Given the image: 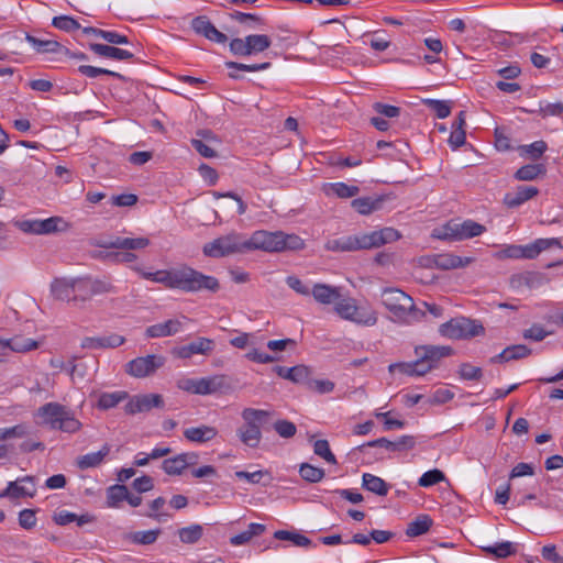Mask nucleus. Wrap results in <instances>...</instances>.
Segmentation results:
<instances>
[{
    "instance_id": "48",
    "label": "nucleus",
    "mask_w": 563,
    "mask_h": 563,
    "mask_svg": "<svg viewBox=\"0 0 563 563\" xmlns=\"http://www.w3.org/2000/svg\"><path fill=\"white\" fill-rule=\"evenodd\" d=\"M159 534L161 529L136 531L130 534V539L133 543L148 545L155 543Z\"/></svg>"
},
{
    "instance_id": "35",
    "label": "nucleus",
    "mask_w": 563,
    "mask_h": 563,
    "mask_svg": "<svg viewBox=\"0 0 563 563\" xmlns=\"http://www.w3.org/2000/svg\"><path fill=\"white\" fill-rule=\"evenodd\" d=\"M129 394L125 390H117L112 393H102L97 402V407L101 410H109L117 407L121 401L126 400Z\"/></svg>"
},
{
    "instance_id": "44",
    "label": "nucleus",
    "mask_w": 563,
    "mask_h": 563,
    "mask_svg": "<svg viewBox=\"0 0 563 563\" xmlns=\"http://www.w3.org/2000/svg\"><path fill=\"white\" fill-rule=\"evenodd\" d=\"M423 103L432 111L439 119H445L451 114L452 101L424 99Z\"/></svg>"
},
{
    "instance_id": "18",
    "label": "nucleus",
    "mask_w": 563,
    "mask_h": 563,
    "mask_svg": "<svg viewBox=\"0 0 563 563\" xmlns=\"http://www.w3.org/2000/svg\"><path fill=\"white\" fill-rule=\"evenodd\" d=\"M151 244V241L147 238H121L117 236L114 239L103 241L99 244V246L104 249H120V250H142L147 247Z\"/></svg>"
},
{
    "instance_id": "54",
    "label": "nucleus",
    "mask_w": 563,
    "mask_h": 563,
    "mask_svg": "<svg viewBox=\"0 0 563 563\" xmlns=\"http://www.w3.org/2000/svg\"><path fill=\"white\" fill-rule=\"evenodd\" d=\"M162 467L168 475H180L185 470L184 460L178 455L163 461Z\"/></svg>"
},
{
    "instance_id": "26",
    "label": "nucleus",
    "mask_w": 563,
    "mask_h": 563,
    "mask_svg": "<svg viewBox=\"0 0 563 563\" xmlns=\"http://www.w3.org/2000/svg\"><path fill=\"white\" fill-rule=\"evenodd\" d=\"M218 435V430L214 427L201 424L199 427L187 428L184 431V437L191 442L207 443Z\"/></svg>"
},
{
    "instance_id": "41",
    "label": "nucleus",
    "mask_w": 563,
    "mask_h": 563,
    "mask_svg": "<svg viewBox=\"0 0 563 563\" xmlns=\"http://www.w3.org/2000/svg\"><path fill=\"white\" fill-rule=\"evenodd\" d=\"M128 487L115 484L107 488V506L109 508H119L120 504L128 498Z\"/></svg>"
},
{
    "instance_id": "40",
    "label": "nucleus",
    "mask_w": 563,
    "mask_h": 563,
    "mask_svg": "<svg viewBox=\"0 0 563 563\" xmlns=\"http://www.w3.org/2000/svg\"><path fill=\"white\" fill-rule=\"evenodd\" d=\"M245 38L249 55L262 53L266 51L272 44L269 36L265 34H252L247 35Z\"/></svg>"
},
{
    "instance_id": "7",
    "label": "nucleus",
    "mask_w": 563,
    "mask_h": 563,
    "mask_svg": "<svg viewBox=\"0 0 563 563\" xmlns=\"http://www.w3.org/2000/svg\"><path fill=\"white\" fill-rule=\"evenodd\" d=\"M485 231L486 228L474 220L463 222L450 220L442 227L434 229L432 236L444 241H463L479 236Z\"/></svg>"
},
{
    "instance_id": "9",
    "label": "nucleus",
    "mask_w": 563,
    "mask_h": 563,
    "mask_svg": "<svg viewBox=\"0 0 563 563\" xmlns=\"http://www.w3.org/2000/svg\"><path fill=\"white\" fill-rule=\"evenodd\" d=\"M202 252L205 256L212 258L225 257L236 253H245L246 242L241 233L231 232L206 243L202 247Z\"/></svg>"
},
{
    "instance_id": "10",
    "label": "nucleus",
    "mask_w": 563,
    "mask_h": 563,
    "mask_svg": "<svg viewBox=\"0 0 563 563\" xmlns=\"http://www.w3.org/2000/svg\"><path fill=\"white\" fill-rule=\"evenodd\" d=\"M334 311L344 320L352 321L362 325H374L377 322L375 312H364L352 298L336 300Z\"/></svg>"
},
{
    "instance_id": "3",
    "label": "nucleus",
    "mask_w": 563,
    "mask_h": 563,
    "mask_svg": "<svg viewBox=\"0 0 563 563\" xmlns=\"http://www.w3.org/2000/svg\"><path fill=\"white\" fill-rule=\"evenodd\" d=\"M380 299L383 306L393 314L396 321L419 322L426 317V312L416 307L413 299L399 288H384Z\"/></svg>"
},
{
    "instance_id": "23",
    "label": "nucleus",
    "mask_w": 563,
    "mask_h": 563,
    "mask_svg": "<svg viewBox=\"0 0 563 563\" xmlns=\"http://www.w3.org/2000/svg\"><path fill=\"white\" fill-rule=\"evenodd\" d=\"M552 246H561V241L556 238L537 239L530 244L521 245V258H536L542 251H545Z\"/></svg>"
},
{
    "instance_id": "30",
    "label": "nucleus",
    "mask_w": 563,
    "mask_h": 563,
    "mask_svg": "<svg viewBox=\"0 0 563 563\" xmlns=\"http://www.w3.org/2000/svg\"><path fill=\"white\" fill-rule=\"evenodd\" d=\"M311 294L318 302L323 305L335 303L340 298L339 289L327 284H316Z\"/></svg>"
},
{
    "instance_id": "47",
    "label": "nucleus",
    "mask_w": 563,
    "mask_h": 563,
    "mask_svg": "<svg viewBox=\"0 0 563 563\" xmlns=\"http://www.w3.org/2000/svg\"><path fill=\"white\" fill-rule=\"evenodd\" d=\"M299 474L302 479L309 483H318L324 477V471L320 467H316L309 463L300 465Z\"/></svg>"
},
{
    "instance_id": "16",
    "label": "nucleus",
    "mask_w": 563,
    "mask_h": 563,
    "mask_svg": "<svg viewBox=\"0 0 563 563\" xmlns=\"http://www.w3.org/2000/svg\"><path fill=\"white\" fill-rule=\"evenodd\" d=\"M124 342V336L111 333L104 336H86L81 340L80 346L88 350L114 349L121 346Z\"/></svg>"
},
{
    "instance_id": "39",
    "label": "nucleus",
    "mask_w": 563,
    "mask_h": 563,
    "mask_svg": "<svg viewBox=\"0 0 563 563\" xmlns=\"http://www.w3.org/2000/svg\"><path fill=\"white\" fill-rule=\"evenodd\" d=\"M547 168L543 164H527L521 166L516 173L515 178L523 181L537 179L540 175H544Z\"/></svg>"
},
{
    "instance_id": "43",
    "label": "nucleus",
    "mask_w": 563,
    "mask_h": 563,
    "mask_svg": "<svg viewBox=\"0 0 563 563\" xmlns=\"http://www.w3.org/2000/svg\"><path fill=\"white\" fill-rule=\"evenodd\" d=\"M203 528L200 525H191L178 530L179 539L183 543L194 544L200 540Z\"/></svg>"
},
{
    "instance_id": "6",
    "label": "nucleus",
    "mask_w": 563,
    "mask_h": 563,
    "mask_svg": "<svg viewBox=\"0 0 563 563\" xmlns=\"http://www.w3.org/2000/svg\"><path fill=\"white\" fill-rule=\"evenodd\" d=\"M272 413L267 410L244 408L241 412L243 424L238 428L240 441L252 449L258 448L262 440V427L268 422Z\"/></svg>"
},
{
    "instance_id": "12",
    "label": "nucleus",
    "mask_w": 563,
    "mask_h": 563,
    "mask_svg": "<svg viewBox=\"0 0 563 563\" xmlns=\"http://www.w3.org/2000/svg\"><path fill=\"white\" fill-rule=\"evenodd\" d=\"M129 401L124 406V411L128 415H136L148 412L153 408H163L164 399L159 394H139L132 397L129 396Z\"/></svg>"
},
{
    "instance_id": "24",
    "label": "nucleus",
    "mask_w": 563,
    "mask_h": 563,
    "mask_svg": "<svg viewBox=\"0 0 563 563\" xmlns=\"http://www.w3.org/2000/svg\"><path fill=\"white\" fill-rule=\"evenodd\" d=\"M229 387L224 375L198 378L197 395H211Z\"/></svg>"
},
{
    "instance_id": "59",
    "label": "nucleus",
    "mask_w": 563,
    "mask_h": 563,
    "mask_svg": "<svg viewBox=\"0 0 563 563\" xmlns=\"http://www.w3.org/2000/svg\"><path fill=\"white\" fill-rule=\"evenodd\" d=\"M313 452L329 463H336V459L331 452L329 442L327 440H317L313 444Z\"/></svg>"
},
{
    "instance_id": "17",
    "label": "nucleus",
    "mask_w": 563,
    "mask_h": 563,
    "mask_svg": "<svg viewBox=\"0 0 563 563\" xmlns=\"http://www.w3.org/2000/svg\"><path fill=\"white\" fill-rule=\"evenodd\" d=\"M214 349V342L208 338H198L187 345L175 349L174 354L180 358H190L194 354H210Z\"/></svg>"
},
{
    "instance_id": "55",
    "label": "nucleus",
    "mask_w": 563,
    "mask_h": 563,
    "mask_svg": "<svg viewBox=\"0 0 563 563\" xmlns=\"http://www.w3.org/2000/svg\"><path fill=\"white\" fill-rule=\"evenodd\" d=\"M27 434V427L23 423L15 424L10 428H0V441H5L12 438H23Z\"/></svg>"
},
{
    "instance_id": "14",
    "label": "nucleus",
    "mask_w": 563,
    "mask_h": 563,
    "mask_svg": "<svg viewBox=\"0 0 563 563\" xmlns=\"http://www.w3.org/2000/svg\"><path fill=\"white\" fill-rule=\"evenodd\" d=\"M51 291L55 299L79 307V296L76 295L75 278H55L51 284Z\"/></svg>"
},
{
    "instance_id": "32",
    "label": "nucleus",
    "mask_w": 563,
    "mask_h": 563,
    "mask_svg": "<svg viewBox=\"0 0 563 563\" xmlns=\"http://www.w3.org/2000/svg\"><path fill=\"white\" fill-rule=\"evenodd\" d=\"M53 520L58 526H66L70 522L76 521L77 526L81 527L86 523H90L95 520V517L89 514L76 515L74 512L62 510L54 515Z\"/></svg>"
},
{
    "instance_id": "50",
    "label": "nucleus",
    "mask_w": 563,
    "mask_h": 563,
    "mask_svg": "<svg viewBox=\"0 0 563 563\" xmlns=\"http://www.w3.org/2000/svg\"><path fill=\"white\" fill-rule=\"evenodd\" d=\"M445 481V474L438 468L430 470L421 475L418 485L421 487H431Z\"/></svg>"
},
{
    "instance_id": "37",
    "label": "nucleus",
    "mask_w": 563,
    "mask_h": 563,
    "mask_svg": "<svg viewBox=\"0 0 563 563\" xmlns=\"http://www.w3.org/2000/svg\"><path fill=\"white\" fill-rule=\"evenodd\" d=\"M360 192V188L354 185H347L345 183H331L325 185V194L335 195L338 198L346 199L355 197Z\"/></svg>"
},
{
    "instance_id": "15",
    "label": "nucleus",
    "mask_w": 563,
    "mask_h": 563,
    "mask_svg": "<svg viewBox=\"0 0 563 563\" xmlns=\"http://www.w3.org/2000/svg\"><path fill=\"white\" fill-rule=\"evenodd\" d=\"M416 445V440L412 435H401L395 441H390L386 438H379L373 441H368L358 446L360 451H364L365 448H384L390 452H401L411 450Z\"/></svg>"
},
{
    "instance_id": "58",
    "label": "nucleus",
    "mask_w": 563,
    "mask_h": 563,
    "mask_svg": "<svg viewBox=\"0 0 563 563\" xmlns=\"http://www.w3.org/2000/svg\"><path fill=\"white\" fill-rule=\"evenodd\" d=\"M521 150L523 153L528 154L531 159L537 161L548 150V144L544 141L540 140L531 144L523 145Z\"/></svg>"
},
{
    "instance_id": "49",
    "label": "nucleus",
    "mask_w": 563,
    "mask_h": 563,
    "mask_svg": "<svg viewBox=\"0 0 563 563\" xmlns=\"http://www.w3.org/2000/svg\"><path fill=\"white\" fill-rule=\"evenodd\" d=\"M459 377L463 380H481L483 377V369L474 366L471 363H462L457 371Z\"/></svg>"
},
{
    "instance_id": "42",
    "label": "nucleus",
    "mask_w": 563,
    "mask_h": 563,
    "mask_svg": "<svg viewBox=\"0 0 563 563\" xmlns=\"http://www.w3.org/2000/svg\"><path fill=\"white\" fill-rule=\"evenodd\" d=\"M274 538L277 540L291 541L295 545L302 548L309 547L312 543L306 536L287 530H277L274 533Z\"/></svg>"
},
{
    "instance_id": "57",
    "label": "nucleus",
    "mask_w": 563,
    "mask_h": 563,
    "mask_svg": "<svg viewBox=\"0 0 563 563\" xmlns=\"http://www.w3.org/2000/svg\"><path fill=\"white\" fill-rule=\"evenodd\" d=\"M191 29L199 35L209 36V31L212 27L211 21L206 15H199L191 20Z\"/></svg>"
},
{
    "instance_id": "21",
    "label": "nucleus",
    "mask_w": 563,
    "mask_h": 563,
    "mask_svg": "<svg viewBox=\"0 0 563 563\" xmlns=\"http://www.w3.org/2000/svg\"><path fill=\"white\" fill-rule=\"evenodd\" d=\"M89 49L100 57L117 60H129L134 57V55L126 49L100 43H90Z\"/></svg>"
},
{
    "instance_id": "11",
    "label": "nucleus",
    "mask_w": 563,
    "mask_h": 563,
    "mask_svg": "<svg viewBox=\"0 0 563 563\" xmlns=\"http://www.w3.org/2000/svg\"><path fill=\"white\" fill-rule=\"evenodd\" d=\"M165 363L161 355H146L136 357L126 364V372L133 377H146L154 374Z\"/></svg>"
},
{
    "instance_id": "33",
    "label": "nucleus",
    "mask_w": 563,
    "mask_h": 563,
    "mask_svg": "<svg viewBox=\"0 0 563 563\" xmlns=\"http://www.w3.org/2000/svg\"><path fill=\"white\" fill-rule=\"evenodd\" d=\"M266 531V526L262 523L252 522L249 525L247 530L235 534L230 538V543L234 547L246 544L252 538L258 537Z\"/></svg>"
},
{
    "instance_id": "29",
    "label": "nucleus",
    "mask_w": 563,
    "mask_h": 563,
    "mask_svg": "<svg viewBox=\"0 0 563 563\" xmlns=\"http://www.w3.org/2000/svg\"><path fill=\"white\" fill-rule=\"evenodd\" d=\"M25 40L33 46V48L41 54L44 53H62L63 45L51 38H40L30 33L25 34Z\"/></svg>"
},
{
    "instance_id": "25",
    "label": "nucleus",
    "mask_w": 563,
    "mask_h": 563,
    "mask_svg": "<svg viewBox=\"0 0 563 563\" xmlns=\"http://www.w3.org/2000/svg\"><path fill=\"white\" fill-rule=\"evenodd\" d=\"M110 451L111 446L108 443H106L101 446V449L98 452H91L78 456L76 460V465L81 471L97 467L102 464L104 457L109 455Z\"/></svg>"
},
{
    "instance_id": "63",
    "label": "nucleus",
    "mask_w": 563,
    "mask_h": 563,
    "mask_svg": "<svg viewBox=\"0 0 563 563\" xmlns=\"http://www.w3.org/2000/svg\"><path fill=\"white\" fill-rule=\"evenodd\" d=\"M59 222H62V219L58 217L38 220V234H51L57 232Z\"/></svg>"
},
{
    "instance_id": "28",
    "label": "nucleus",
    "mask_w": 563,
    "mask_h": 563,
    "mask_svg": "<svg viewBox=\"0 0 563 563\" xmlns=\"http://www.w3.org/2000/svg\"><path fill=\"white\" fill-rule=\"evenodd\" d=\"M471 257H461L453 254H439L435 255L433 263L437 268L449 271L460 267H465L472 263Z\"/></svg>"
},
{
    "instance_id": "61",
    "label": "nucleus",
    "mask_w": 563,
    "mask_h": 563,
    "mask_svg": "<svg viewBox=\"0 0 563 563\" xmlns=\"http://www.w3.org/2000/svg\"><path fill=\"white\" fill-rule=\"evenodd\" d=\"M76 295L79 296V305L92 297L90 292V278H75Z\"/></svg>"
},
{
    "instance_id": "5",
    "label": "nucleus",
    "mask_w": 563,
    "mask_h": 563,
    "mask_svg": "<svg viewBox=\"0 0 563 563\" xmlns=\"http://www.w3.org/2000/svg\"><path fill=\"white\" fill-rule=\"evenodd\" d=\"M36 416L41 418V424L52 430L76 433L82 427V423L76 419L71 409L55 401L41 406L37 409Z\"/></svg>"
},
{
    "instance_id": "20",
    "label": "nucleus",
    "mask_w": 563,
    "mask_h": 563,
    "mask_svg": "<svg viewBox=\"0 0 563 563\" xmlns=\"http://www.w3.org/2000/svg\"><path fill=\"white\" fill-rule=\"evenodd\" d=\"M387 196L379 195L373 197H361L352 200V208L362 216H368L383 208V203L386 201Z\"/></svg>"
},
{
    "instance_id": "2",
    "label": "nucleus",
    "mask_w": 563,
    "mask_h": 563,
    "mask_svg": "<svg viewBox=\"0 0 563 563\" xmlns=\"http://www.w3.org/2000/svg\"><path fill=\"white\" fill-rule=\"evenodd\" d=\"M399 238L400 233L396 229L387 227L367 233L332 239L327 241L324 246L328 251L332 252H354L380 247L397 241Z\"/></svg>"
},
{
    "instance_id": "1",
    "label": "nucleus",
    "mask_w": 563,
    "mask_h": 563,
    "mask_svg": "<svg viewBox=\"0 0 563 563\" xmlns=\"http://www.w3.org/2000/svg\"><path fill=\"white\" fill-rule=\"evenodd\" d=\"M144 279L163 284L170 289H179L184 292L211 291L217 292L220 289L219 280L210 275L187 266L181 265L170 269L146 273L142 268L133 267Z\"/></svg>"
},
{
    "instance_id": "34",
    "label": "nucleus",
    "mask_w": 563,
    "mask_h": 563,
    "mask_svg": "<svg viewBox=\"0 0 563 563\" xmlns=\"http://www.w3.org/2000/svg\"><path fill=\"white\" fill-rule=\"evenodd\" d=\"M433 520L429 515H419L415 520L408 523L406 534L410 538L427 533L432 527Z\"/></svg>"
},
{
    "instance_id": "60",
    "label": "nucleus",
    "mask_w": 563,
    "mask_h": 563,
    "mask_svg": "<svg viewBox=\"0 0 563 563\" xmlns=\"http://www.w3.org/2000/svg\"><path fill=\"white\" fill-rule=\"evenodd\" d=\"M549 334L550 332L547 331L541 324L534 323L522 332V338L525 340L540 342L544 340Z\"/></svg>"
},
{
    "instance_id": "62",
    "label": "nucleus",
    "mask_w": 563,
    "mask_h": 563,
    "mask_svg": "<svg viewBox=\"0 0 563 563\" xmlns=\"http://www.w3.org/2000/svg\"><path fill=\"white\" fill-rule=\"evenodd\" d=\"M563 113V102L558 101L554 103H547L542 104V102L539 103V114H541L543 118L547 117H560Z\"/></svg>"
},
{
    "instance_id": "19",
    "label": "nucleus",
    "mask_w": 563,
    "mask_h": 563,
    "mask_svg": "<svg viewBox=\"0 0 563 563\" xmlns=\"http://www.w3.org/2000/svg\"><path fill=\"white\" fill-rule=\"evenodd\" d=\"M539 194V189L534 186H518L514 191L507 192L504 197V203L508 208H517L526 201L534 198Z\"/></svg>"
},
{
    "instance_id": "4",
    "label": "nucleus",
    "mask_w": 563,
    "mask_h": 563,
    "mask_svg": "<svg viewBox=\"0 0 563 563\" xmlns=\"http://www.w3.org/2000/svg\"><path fill=\"white\" fill-rule=\"evenodd\" d=\"M246 252L261 250L264 252L298 251L303 249V240L296 234H286L283 231H255L250 239H245Z\"/></svg>"
},
{
    "instance_id": "38",
    "label": "nucleus",
    "mask_w": 563,
    "mask_h": 563,
    "mask_svg": "<svg viewBox=\"0 0 563 563\" xmlns=\"http://www.w3.org/2000/svg\"><path fill=\"white\" fill-rule=\"evenodd\" d=\"M3 346L10 347L13 352L24 353L38 347V342L23 336H14L12 339L1 341Z\"/></svg>"
},
{
    "instance_id": "45",
    "label": "nucleus",
    "mask_w": 563,
    "mask_h": 563,
    "mask_svg": "<svg viewBox=\"0 0 563 563\" xmlns=\"http://www.w3.org/2000/svg\"><path fill=\"white\" fill-rule=\"evenodd\" d=\"M235 476L240 479H245L251 484H260L264 477H267V482L263 483L264 486L271 483L272 476L267 470H258L255 472L238 471Z\"/></svg>"
},
{
    "instance_id": "13",
    "label": "nucleus",
    "mask_w": 563,
    "mask_h": 563,
    "mask_svg": "<svg viewBox=\"0 0 563 563\" xmlns=\"http://www.w3.org/2000/svg\"><path fill=\"white\" fill-rule=\"evenodd\" d=\"M36 493L34 477L24 476L16 481L9 482L8 486L0 492L1 498L18 499L22 497H34Z\"/></svg>"
},
{
    "instance_id": "8",
    "label": "nucleus",
    "mask_w": 563,
    "mask_h": 563,
    "mask_svg": "<svg viewBox=\"0 0 563 563\" xmlns=\"http://www.w3.org/2000/svg\"><path fill=\"white\" fill-rule=\"evenodd\" d=\"M439 333L451 340H467L484 335L485 328L482 322L465 317H457L442 323Z\"/></svg>"
},
{
    "instance_id": "56",
    "label": "nucleus",
    "mask_w": 563,
    "mask_h": 563,
    "mask_svg": "<svg viewBox=\"0 0 563 563\" xmlns=\"http://www.w3.org/2000/svg\"><path fill=\"white\" fill-rule=\"evenodd\" d=\"M273 428L284 439L292 438L297 432L295 423L286 419L277 420Z\"/></svg>"
},
{
    "instance_id": "53",
    "label": "nucleus",
    "mask_w": 563,
    "mask_h": 563,
    "mask_svg": "<svg viewBox=\"0 0 563 563\" xmlns=\"http://www.w3.org/2000/svg\"><path fill=\"white\" fill-rule=\"evenodd\" d=\"M53 26L65 32H73L80 29V24L71 16L59 15L54 16L52 21Z\"/></svg>"
},
{
    "instance_id": "36",
    "label": "nucleus",
    "mask_w": 563,
    "mask_h": 563,
    "mask_svg": "<svg viewBox=\"0 0 563 563\" xmlns=\"http://www.w3.org/2000/svg\"><path fill=\"white\" fill-rule=\"evenodd\" d=\"M482 550L496 559H506L516 553V547L510 541H503L490 545H483Z\"/></svg>"
},
{
    "instance_id": "27",
    "label": "nucleus",
    "mask_w": 563,
    "mask_h": 563,
    "mask_svg": "<svg viewBox=\"0 0 563 563\" xmlns=\"http://www.w3.org/2000/svg\"><path fill=\"white\" fill-rule=\"evenodd\" d=\"M181 328V322L177 319H169L165 322L150 325L145 335L147 338H163L176 334Z\"/></svg>"
},
{
    "instance_id": "52",
    "label": "nucleus",
    "mask_w": 563,
    "mask_h": 563,
    "mask_svg": "<svg viewBox=\"0 0 563 563\" xmlns=\"http://www.w3.org/2000/svg\"><path fill=\"white\" fill-rule=\"evenodd\" d=\"M90 292L92 296L115 292V287L109 278L90 279Z\"/></svg>"
},
{
    "instance_id": "46",
    "label": "nucleus",
    "mask_w": 563,
    "mask_h": 563,
    "mask_svg": "<svg viewBox=\"0 0 563 563\" xmlns=\"http://www.w3.org/2000/svg\"><path fill=\"white\" fill-rule=\"evenodd\" d=\"M78 71L88 78H97L101 75H108V76L124 80V76H122L119 73H115V71H112V70H109L106 68L90 66V65H80L78 67Z\"/></svg>"
},
{
    "instance_id": "22",
    "label": "nucleus",
    "mask_w": 563,
    "mask_h": 563,
    "mask_svg": "<svg viewBox=\"0 0 563 563\" xmlns=\"http://www.w3.org/2000/svg\"><path fill=\"white\" fill-rule=\"evenodd\" d=\"M416 354L418 356H422L424 361L430 364H435L438 366V362L446 356L453 354V349L451 346H438V345H422L416 347Z\"/></svg>"
},
{
    "instance_id": "64",
    "label": "nucleus",
    "mask_w": 563,
    "mask_h": 563,
    "mask_svg": "<svg viewBox=\"0 0 563 563\" xmlns=\"http://www.w3.org/2000/svg\"><path fill=\"white\" fill-rule=\"evenodd\" d=\"M35 510L23 509L19 512V525L26 530H30L36 526Z\"/></svg>"
},
{
    "instance_id": "51",
    "label": "nucleus",
    "mask_w": 563,
    "mask_h": 563,
    "mask_svg": "<svg viewBox=\"0 0 563 563\" xmlns=\"http://www.w3.org/2000/svg\"><path fill=\"white\" fill-rule=\"evenodd\" d=\"M289 378L288 380L296 384H309L310 383V369L306 365H296L289 368L288 371Z\"/></svg>"
},
{
    "instance_id": "31",
    "label": "nucleus",
    "mask_w": 563,
    "mask_h": 563,
    "mask_svg": "<svg viewBox=\"0 0 563 563\" xmlns=\"http://www.w3.org/2000/svg\"><path fill=\"white\" fill-rule=\"evenodd\" d=\"M362 486L364 489L378 496H386L389 490V485L383 478L369 473L363 474Z\"/></svg>"
}]
</instances>
